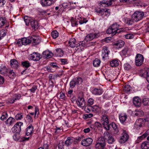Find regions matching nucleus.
<instances>
[{
    "mask_svg": "<svg viewBox=\"0 0 149 149\" xmlns=\"http://www.w3.org/2000/svg\"><path fill=\"white\" fill-rule=\"evenodd\" d=\"M121 29L119 25L115 23L110 26L107 30V33L108 34H111L112 36H114L117 33H120Z\"/></svg>",
    "mask_w": 149,
    "mask_h": 149,
    "instance_id": "nucleus-1",
    "label": "nucleus"
},
{
    "mask_svg": "<svg viewBox=\"0 0 149 149\" xmlns=\"http://www.w3.org/2000/svg\"><path fill=\"white\" fill-rule=\"evenodd\" d=\"M105 142L104 137L102 136L99 138L95 145L96 149H107L105 148Z\"/></svg>",
    "mask_w": 149,
    "mask_h": 149,
    "instance_id": "nucleus-2",
    "label": "nucleus"
},
{
    "mask_svg": "<svg viewBox=\"0 0 149 149\" xmlns=\"http://www.w3.org/2000/svg\"><path fill=\"white\" fill-rule=\"evenodd\" d=\"M144 16V13L141 11H136L132 15V17L135 22H138Z\"/></svg>",
    "mask_w": 149,
    "mask_h": 149,
    "instance_id": "nucleus-3",
    "label": "nucleus"
},
{
    "mask_svg": "<svg viewBox=\"0 0 149 149\" xmlns=\"http://www.w3.org/2000/svg\"><path fill=\"white\" fill-rule=\"evenodd\" d=\"M100 120L105 129L106 130H109V121L108 116L105 115H102L101 117Z\"/></svg>",
    "mask_w": 149,
    "mask_h": 149,
    "instance_id": "nucleus-4",
    "label": "nucleus"
},
{
    "mask_svg": "<svg viewBox=\"0 0 149 149\" xmlns=\"http://www.w3.org/2000/svg\"><path fill=\"white\" fill-rule=\"evenodd\" d=\"M129 136L127 132L124 130H123L122 136L118 140L120 144H122L126 142L128 140Z\"/></svg>",
    "mask_w": 149,
    "mask_h": 149,
    "instance_id": "nucleus-5",
    "label": "nucleus"
},
{
    "mask_svg": "<svg viewBox=\"0 0 149 149\" xmlns=\"http://www.w3.org/2000/svg\"><path fill=\"white\" fill-rule=\"evenodd\" d=\"M144 57L141 54H138L135 57V63L136 65L140 66L143 63Z\"/></svg>",
    "mask_w": 149,
    "mask_h": 149,
    "instance_id": "nucleus-6",
    "label": "nucleus"
},
{
    "mask_svg": "<svg viewBox=\"0 0 149 149\" xmlns=\"http://www.w3.org/2000/svg\"><path fill=\"white\" fill-rule=\"evenodd\" d=\"M23 125V123L22 122H17L12 129L13 132L16 133H19L21 130V126Z\"/></svg>",
    "mask_w": 149,
    "mask_h": 149,
    "instance_id": "nucleus-7",
    "label": "nucleus"
},
{
    "mask_svg": "<svg viewBox=\"0 0 149 149\" xmlns=\"http://www.w3.org/2000/svg\"><path fill=\"white\" fill-rule=\"evenodd\" d=\"M144 123L145 121L143 119L139 118L134 123V127L137 129H139L143 127Z\"/></svg>",
    "mask_w": 149,
    "mask_h": 149,
    "instance_id": "nucleus-8",
    "label": "nucleus"
},
{
    "mask_svg": "<svg viewBox=\"0 0 149 149\" xmlns=\"http://www.w3.org/2000/svg\"><path fill=\"white\" fill-rule=\"evenodd\" d=\"M93 141V139L91 138H87L82 140L81 144L84 146H87L91 145Z\"/></svg>",
    "mask_w": 149,
    "mask_h": 149,
    "instance_id": "nucleus-9",
    "label": "nucleus"
},
{
    "mask_svg": "<svg viewBox=\"0 0 149 149\" xmlns=\"http://www.w3.org/2000/svg\"><path fill=\"white\" fill-rule=\"evenodd\" d=\"M76 102L79 107L83 109L85 106V101L84 98L79 97L78 98Z\"/></svg>",
    "mask_w": 149,
    "mask_h": 149,
    "instance_id": "nucleus-10",
    "label": "nucleus"
},
{
    "mask_svg": "<svg viewBox=\"0 0 149 149\" xmlns=\"http://www.w3.org/2000/svg\"><path fill=\"white\" fill-rule=\"evenodd\" d=\"M41 58L40 54L37 52H34L30 55V59L34 61H38Z\"/></svg>",
    "mask_w": 149,
    "mask_h": 149,
    "instance_id": "nucleus-11",
    "label": "nucleus"
},
{
    "mask_svg": "<svg viewBox=\"0 0 149 149\" xmlns=\"http://www.w3.org/2000/svg\"><path fill=\"white\" fill-rule=\"evenodd\" d=\"M110 52L108 50V48L107 47H104L102 51V58L103 59L108 57Z\"/></svg>",
    "mask_w": 149,
    "mask_h": 149,
    "instance_id": "nucleus-12",
    "label": "nucleus"
},
{
    "mask_svg": "<svg viewBox=\"0 0 149 149\" xmlns=\"http://www.w3.org/2000/svg\"><path fill=\"white\" fill-rule=\"evenodd\" d=\"M98 36L96 33H91L87 35L85 38V40L87 41L92 40L94 38H97Z\"/></svg>",
    "mask_w": 149,
    "mask_h": 149,
    "instance_id": "nucleus-13",
    "label": "nucleus"
},
{
    "mask_svg": "<svg viewBox=\"0 0 149 149\" xmlns=\"http://www.w3.org/2000/svg\"><path fill=\"white\" fill-rule=\"evenodd\" d=\"M33 127L32 125L30 124L26 129L25 134L27 136H29L32 134L33 133Z\"/></svg>",
    "mask_w": 149,
    "mask_h": 149,
    "instance_id": "nucleus-14",
    "label": "nucleus"
},
{
    "mask_svg": "<svg viewBox=\"0 0 149 149\" xmlns=\"http://www.w3.org/2000/svg\"><path fill=\"white\" fill-rule=\"evenodd\" d=\"M54 3L53 0H42L41 4L43 6H49Z\"/></svg>",
    "mask_w": 149,
    "mask_h": 149,
    "instance_id": "nucleus-15",
    "label": "nucleus"
},
{
    "mask_svg": "<svg viewBox=\"0 0 149 149\" xmlns=\"http://www.w3.org/2000/svg\"><path fill=\"white\" fill-rule=\"evenodd\" d=\"M109 129L110 128V126H111L114 130V133L115 134H119L118 129V128L117 125L114 123H111L110 124H109Z\"/></svg>",
    "mask_w": 149,
    "mask_h": 149,
    "instance_id": "nucleus-16",
    "label": "nucleus"
},
{
    "mask_svg": "<svg viewBox=\"0 0 149 149\" xmlns=\"http://www.w3.org/2000/svg\"><path fill=\"white\" fill-rule=\"evenodd\" d=\"M30 25L33 29L35 30L37 29L39 27V24L36 20L32 19Z\"/></svg>",
    "mask_w": 149,
    "mask_h": 149,
    "instance_id": "nucleus-17",
    "label": "nucleus"
},
{
    "mask_svg": "<svg viewBox=\"0 0 149 149\" xmlns=\"http://www.w3.org/2000/svg\"><path fill=\"white\" fill-rule=\"evenodd\" d=\"M133 102L136 107H139L141 105V100L139 97H135L134 98Z\"/></svg>",
    "mask_w": 149,
    "mask_h": 149,
    "instance_id": "nucleus-18",
    "label": "nucleus"
},
{
    "mask_svg": "<svg viewBox=\"0 0 149 149\" xmlns=\"http://www.w3.org/2000/svg\"><path fill=\"white\" fill-rule=\"evenodd\" d=\"M125 44L124 42L122 40H119L114 44L116 48L118 49L122 47Z\"/></svg>",
    "mask_w": 149,
    "mask_h": 149,
    "instance_id": "nucleus-19",
    "label": "nucleus"
},
{
    "mask_svg": "<svg viewBox=\"0 0 149 149\" xmlns=\"http://www.w3.org/2000/svg\"><path fill=\"white\" fill-rule=\"evenodd\" d=\"M127 117V116L125 113H121L119 115V118L121 123H124Z\"/></svg>",
    "mask_w": 149,
    "mask_h": 149,
    "instance_id": "nucleus-20",
    "label": "nucleus"
},
{
    "mask_svg": "<svg viewBox=\"0 0 149 149\" xmlns=\"http://www.w3.org/2000/svg\"><path fill=\"white\" fill-rule=\"evenodd\" d=\"M15 122V119L14 118L11 117H10L6 121V124L8 126L14 124Z\"/></svg>",
    "mask_w": 149,
    "mask_h": 149,
    "instance_id": "nucleus-21",
    "label": "nucleus"
},
{
    "mask_svg": "<svg viewBox=\"0 0 149 149\" xmlns=\"http://www.w3.org/2000/svg\"><path fill=\"white\" fill-rule=\"evenodd\" d=\"M18 62L15 59H11L10 61V65L12 67L17 68L18 66Z\"/></svg>",
    "mask_w": 149,
    "mask_h": 149,
    "instance_id": "nucleus-22",
    "label": "nucleus"
},
{
    "mask_svg": "<svg viewBox=\"0 0 149 149\" xmlns=\"http://www.w3.org/2000/svg\"><path fill=\"white\" fill-rule=\"evenodd\" d=\"M42 54L44 57L47 58L51 57L53 55V54L51 52L47 50L44 52Z\"/></svg>",
    "mask_w": 149,
    "mask_h": 149,
    "instance_id": "nucleus-23",
    "label": "nucleus"
},
{
    "mask_svg": "<svg viewBox=\"0 0 149 149\" xmlns=\"http://www.w3.org/2000/svg\"><path fill=\"white\" fill-rule=\"evenodd\" d=\"M102 90L100 88H95L92 92V93L95 95H100L103 93Z\"/></svg>",
    "mask_w": 149,
    "mask_h": 149,
    "instance_id": "nucleus-24",
    "label": "nucleus"
},
{
    "mask_svg": "<svg viewBox=\"0 0 149 149\" xmlns=\"http://www.w3.org/2000/svg\"><path fill=\"white\" fill-rule=\"evenodd\" d=\"M92 111L96 113L99 112L101 110L102 107L99 105H95L93 106Z\"/></svg>",
    "mask_w": 149,
    "mask_h": 149,
    "instance_id": "nucleus-25",
    "label": "nucleus"
},
{
    "mask_svg": "<svg viewBox=\"0 0 149 149\" xmlns=\"http://www.w3.org/2000/svg\"><path fill=\"white\" fill-rule=\"evenodd\" d=\"M77 18L76 17L74 19L73 17H71L70 19L72 25L73 27L77 26L78 25L77 22H78V20H77Z\"/></svg>",
    "mask_w": 149,
    "mask_h": 149,
    "instance_id": "nucleus-26",
    "label": "nucleus"
},
{
    "mask_svg": "<svg viewBox=\"0 0 149 149\" xmlns=\"http://www.w3.org/2000/svg\"><path fill=\"white\" fill-rule=\"evenodd\" d=\"M76 40L75 38H70L68 42V44L69 45V46L72 48L75 47L76 45L75 43Z\"/></svg>",
    "mask_w": 149,
    "mask_h": 149,
    "instance_id": "nucleus-27",
    "label": "nucleus"
},
{
    "mask_svg": "<svg viewBox=\"0 0 149 149\" xmlns=\"http://www.w3.org/2000/svg\"><path fill=\"white\" fill-rule=\"evenodd\" d=\"M30 40H31V42L35 43V45H37L40 42V40L38 38L35 36L31 38Z\"/></svg>",
    "mask_w": 149,
    "mask_h": 149,
    "instance_id": "nucleus-28",
    "label": "nucleus"
},
{
    "mask_svg": "<svg viewBox=\"0 0 149 149\" xmlns=\"http://www.w3.org/2000/svg\"><path fill=\"white\" fill-rule=\"evenodd\" d=\"M135 21L133 20L132 18L131 19L129 18H126L125 19V23L128 25H131L134 23Z\"/></svg>",
    "mask_w": 149,
    "mask_h": 149,
    "instance_id": "nucleus-29",
    "label": "nucleus"
},
{
    "mask_svg": "<svg viewBox=\"0 0 149 149\" xmlns=\"http://www.w3.org/2000/svg\"><path fill=\"white\" fill-rule=\"evenodd\" d=\"M78 20V22L80 24H83L84 23H86L88 20L84 18H81L80 16H78L77 18V20Z\"/></svg>",
    "mask_w": 149,
    "mask_h": 149,
    "instance_id": "nucleus-30",
    "label": "nucleus"
},
{
    "mask_svg": "<svg viewBox=\"0 0 149 149\" xmlns=\"http://www.w3.org/2000/svg\"><path fill=\"white\" fill-rule=\"evenodd\" d=\"M141 147L143 149H148L149 148V141H146L143 142L141 144Z\"/></svg>",
    "mask_w": 149,
    "mask_h": 149,
    "instance_id": "nucleus-31",
    "label": "nucleus"
},
{
    "mask_svg": "<svg viewBox=\"0 0 149 149\" xmlns=\"http://www.w3.org/2000/svg\"><path fill=\"white\" fill-rule=\"evenodd\" d=\"M110 64L112 67H116L119 65V63L117 60H114L110 62Z\"/></svg>",
    "mask_w": 149,
    "mask_h": 149,
    "instance_id": "nucleus-32",
    "label": "nucleus"
},
{
    "mask_svg": "<svg viewBox=\"0 0 149 149\" xmlns=\"http://www.w3.org/2000/svg\"><path fill=\"white\" fill-rule=\"evenodd\" d=\"M8 70L6 68L5 66L3 67H0V73L1 74H6L7 73Z\"/></svg>",
    "mask_w": 149,
    "mask_h": 149,
    "instance_id": "nucleus-33",
    "label": "nucleus"
},
{
    "mask_svg": "<svg viewBox=\"0 0 149 149\" xmlns=\"http://www.w3.org/2000/svg\"><path fill=\"white\" fill-rule=\"evenodd\" d=\"M22 44L23 45H26L29 44L31 42L30 39H27L26 38H22Z\"/></svg>",
    "mask_w": 149,
    "mask_h": 149,
    "instance_id": "nucleus-34",
    "label": "nucleus"
},
{
    "mask_svg": "<svg viewBox=\"0 0 149 149\" xmlns=\"http://www.w3.org/2000/svg\"><path fill=\"white\" fill-rule=\"evenodd\" d=\"M73 141V139L72 138L70 137H68L67 139L65 141V144L67 146L71 145Z\"/></svg>",
    "mask_w": 149,
    "mask_h": 149,
    "instance_id": "nucleus-35",
    "label": "nucleus"
},
{
    "mask_svg": "<svg viewBox=\"0 0 149 149\" xmlns=\"http://www.w3.org/2000/svg\"><path fill=\"white\" fill-rule=\"evenodd\" d=\"M21 65L23 67L27 68L30 66L31 64L28 61H25L21 62Z\"/></svg>",
    "mask_w": 149,
    "mask_h": 149,
    "instance_id": "nucleus-36",
    "label": "nucleus"
},
{
    "mask_svg": "<svg viewBox=\"0 0 149 149\" xmlns=\"http://www.w3.org/2000/svg\"><path fill=\"white\" fill-rule=\"evenodd\" d=\"M106 11V10H105V8H98L95 9V11L96 12L100 13L102 15H104V13Z\"/></svg>",
    "mask_w": 149,
    "mask_h": 149,
    "instance_id": "nucleus-37",
    "label": "nucleus"
},
{
    "mask_svg": "<svg viewBox=\"0 0 149 149\" xmlns=\"http://www.w3.org/2000/svg\"><path fill=\"white\" fill-rule=\"evenodd\" d=\"M24 20L26 24L27 25H29V23H31V22L32 19L30 17H28L27 16H24Z\"/></svg>",
    "mask_w": 149,
    "mask_h": 149,
    "instance_id": "nucleus-38",
    "label": "nucleus"
},
{
    "mask_svg": "<svg viewBox=\"0 0 149 149\" xmlns=\"http://www.w3.org/2000/svg\"><path fill=\"white\" fill-rule=\"evenodd\" d=\"M144 77H146L147 81L149 83V69H148L143 74Z\"/></svg>",
    "mask_w": 149,
    "mask_h": 149,
    "instance_id": "nucleus-39",
    "label": "nucleus"
},
{
    "mask_svg": "<svg viewBox=\"0 0 149 149\" xmlns=\"http://www.w3.org/2000/svg\"><path fill=\"white\" fill-rule=\"evenodd\" d=\"M100 60L98 58H95L93 61V64L95 67H98L100 63Z\"/></svg>",
    "mask_w": 149,
    "mask_h": 149,
    "instance_id": "nucleus-40",
    "label": "nucleus"
},
{
    "mask_svg": "<svg viewBox=\"0 0 149 149\" xmlns=\"http://www.w3.org/2000/svg\"><path fill=\"white\" fill-rule=\"evenodd\" d=\"M6 30L3 29L0 31V40L6 36Z\"/></svg>",
    "mask_w": 149,
    "mask_h": 149,
    "instance_id": "nucleus-41",
    "label": "nucleus"
},
{
    "mask_svg": "<svg viewBox=\"0 0 149 149\" xmlns=\"http://www.w3.org/2000/svg\"><path fill=\"white\" fill-rule=\"evenodd\" d=\"M84 108V110L87 113L91 111H92V106L90 105H87Z\"/></svg>",
    "mask_w": 149,
    "mask_h": 149,
    "instance_id": "nucleus-42",
    "label": "nucleus"
},
{
    "mask_svg": "<svg viewBox=\"0 0 149 149\" xmlns=\"http://www.w3.org/2000/svg\"><path fill=\"white\" fill-rule=\"evenodd\" d=\"M128 50L129 49L128 48L126 47L125 48L120 52V55L122 56H125L127 54Z\"/></svg>",
    "mask_w": 149,
    "mask_h": 149,
    "instance_id": "nucleus-43",
    "label": "nucleus"
},
{
    "mask_svg": "<svg viewBox=\"0 0 149 149\" xmlns=\"http://www.w3.org/2000/svg\"><path fill=\"white\" fill-rule=\"evenodd\" d=\"M73 80L75 82L76 85H78L81 84L82 81V79L80 77H78L77 78V79H74Z\"/></svg>",
    "mask_w": 149,
    "mask_h": 149,
    "instance_id": "nucleus-44",
    "label": "nucleus"
},
{
    "mask_svg": "<svg viewBox=\"0 0 149 149\" xmlns=\"http://www.w3.org/2000/svg\"><path fill=\"white\" fill-rule=\"evenodd\" d=\"M57 55L59 56H63V51L60 48H58L56 49Z\"/></svg>",
    "mask_w": 149,
    "mask_h": 149,
    "instance_id": "nucleus-45",
    "label": "nucleus"
},
{
    "mask_svg": "<svg viewBox=\"0 0 149 149\" xmlns=\"http://www.w3.org/2000/svg\"><path fill=\"white\" fill-rule=\"evenodd\" d=\"M58 34L57 31H52L51 33V36L54 39L56 38L58 36Z\"/></svg>",
    "mask_w": 149,
    "mask_h": 149,
    "instance_id": "nucleus-46",
    "label": "nucleus"
},
{
    "mask_svg": "<svg viewBox=\"0 0 149 149\" xmlns=\"http://www.w3.org/2000/svg\"><path fill=\"white\" fill-rule=\"evenodd\" d=\"M106 138L107 139L108 142L109 143L111 144L114 141V139L111 135L109 136Z\"/></svg>",
    "mask_w": 149,
    "mask_h": 149,
    "instance_id": "nucleus-47",
    "label": "nucleus"
},
{
    "mask_svg": "<svg viewBox=\"0 0 149 149\" xmlns=\"http://www.w3.org/2000/svg\"><path fill=\"white\" fill-rule=\"evenodd\" d=\"M131 87L128 85H125L123 89L125 93H128L131 90Z\"/></svg>",
    "mask_w": 149,
    "mask_h": 149,
    "instance_id": "nucleus-48",
    "label": "nucleus"
},
{
    "mask_svg": "<svg viewBox=\"0 0 149 149\" xmlns=\"http://www.w3.org/2000/svg\"><path fill=\"white\" fill-rule=\"evenodd\" d=\"M15 118L17 120H20L23 118V115L22 113H17L15 116Z\"/></svg>",
    "mask_w": 149,
    "mask_h": 149,
    "instance_id": "nucleus-49",
    "label": "nucleus"
},
{
    "mask_svg": "<svg viewBox=\"0 0 149 149\" xmlns=\"http://www.w3.org/2000/svg\"><path fill=\"white\" fill-rule=\"evenodd\" d=\"M135 113L134 115L136 116H137L138 117H140L143 116V115L144 113L143 111H137Z\"/></svg>",
    "mask_w": 149,
    "mask_h": 149,
    "instance_id": "nucleus-50",
    "label": "nucleus"
},
{
    "mask_svg": "<svg viewBox=\"0 0 149 149\" xmlns=\"http://www.w3.org/2000/svg\"><path fill=\"white\" fill-rule=\"evenodd\" d=\"M143 102L144 105L149 106V100L148 98H144L143 100Z\"/></svg>",
    "mask_w": 149,
    "mask_h": 149,
    "instance_id": "nucleus-51",
    "label": "nucleus"
},
{
    "mask_svg": "<svg viewBox=\"0 0 149 149\" xmlns=\"http://www.w3.org/2000/svg\"><path fill=\"white\" fill-rule=\"evenodd\" d=\"M8 117V114L7 113L5 112H3L2 114V116L0 118V119L2 120H3Z\"/></svg>",
    "mask_w": 149,
    "mask_h": 149,
    "instance_id": "nucleus-52",
    "label": "nucleus"
},
{
    "mask_svg": "<svg viewBox=\"0 0 149 149\" xmlns=\"http://www.w3.org/2000/svg\"><path fill=\"white\" fill-rule=\"evenodd\" d=\"M124 69L126 70H129L131 68V66L128 63H126L124 64Z\"/></svg>",
    "mask_w": 149,
    "mask_h": 149,
    "instance_id": "nucleus-53",
    "label": "nucleus"
},
{
    "mask_svg": "<svg viewBox=\"0 0 149 149\" xmlns=\"http://www.w3.org/2000/svg\"><path fill=\"white\" fill-rule=\"evenodd\" d=\"M6 22V20L3 18H0V27L4 25Z\"/></svg>",
    "mask_w": 149,
    "mask_h": 149,
    "instance_id": "nucleus-54",
    "label": "nucleus"
},
{
    "mask_svg": "<svg viewBox=\"0 0 149 149\" xmlns=\"http://www.w3.org/2000/svg\"><path fill=\"white\" fill-rule=\"evenodd\" d=\"M64 143L62 141H60L58 144V149H64Z\"/></svg>",
    "mask_w": 149,
    "mask_h": 149,
    "instance_id": "nucleus-55",
    "label": "nucleus"
},
{
    "mask_svg": "<svg viewBox=\"0 0 149 149\" xmlns=\"http://www.w3.org/2000/svg\"><path fill=\"white\" fill-rule=\"evenodd\" d=\"M125 37L126 39H130L133 38L134 36L132 34L129 33L125 35Z\"/></svg>",
    "mask_w": 149,
    "mask_h": 149,
    "instance_id": "nucleus-56",
    "label": "nucleus"
},
{
    "mask_svg": "<svg viewBox=\"0 0 149 149\" xmlns=\"http://www.w3.org/2000/svg\"><path fill=\"white\" fill-rule=\"evenodd\" d=\"M93 116V114L91 113L85 114L84 115V119H86L88 118H89L92 117Z\"/></svg>",
    "mask_w": 149,
    "mask_h": 149,
    "instance_id": "nucleus-57",
    "label": "nucleus"
},
{
    "mask_svg": "<svg viewBox=\"0 0 149 149\" xmlns=\"http://www.w3.org/2000/svg\"><path fill=\"white\" fill-rule=\"evenodd\" d=\"M8 74L10 77H14L15 75V73L13 70H10L8 72Z\"/></svg>",
    "mask_w": 149,
    "mask_h": 149,
    "instance_id": "nucleus-58",
    "label": "nucleus"
},
{
    "mask_svg": "<svg viewBox=\"0 0 149 149\" xmlns=\"http://www.w3.org/2000/svg\"><path fill=\"white\" fill-rule=\"evenodd\" d=\"M75 83V82L73 79L70 82V87L72 88H74L75 85H76Z\"/></svg>",
    "mask_w": 149,
    "mask_h": 149,
    "instance_id": "nucleus-59",
    "label": "nucleus"
},
{
    "mask_svg": "<svg viewBox=\"0 0 149 149\" xmlns=\"http://www.w3.org/2000/svg\"><path fill=\"white\" fill-rule=\"evenodd\" d=\"M21 97V95L19 94H16L14 95V99L15 100H19Z\"/></svg>",
    "mask_w": 149,
    "mask_h": 149,
    "instance_id": "nucleus-60",
    "label": "nucleus"
},
{
    "mask_svg": "<svg viewBox=\"0 0 149 149\" xmlns=\"http://www.w3.org/2000/svg\"><path fill=\"white\" fill-rule=\"evenodd\" d=\"M28 122L29 123H32L33 122V119L31 116L29 115H27L26 117Z\"/></svg>",
    "mask_w": 149,
    "mask_h": 149,
    "instance_id": "nucleus-61",
    "label": "nucleus"
},
{
    "mask_svg": "<svg viewBox=\"0 0 149 149\" xmlns=\"http://www.w3.org/2000/svg\"><path fill=\"white\" fill-rule=\"evenodd\" d=\"M37 89V86H36L34 85L29 90L31 92L34 93Z\"/></svg>",
    "mask_w": 149,
    "mask_h": 149,
    "instance_id": "nucleus-62",
    "label": "nucleus"
},
{
    "mask_svg": "<svg viewBox=\"0 0 149 149\" xmlns=\"http://www.w3.org/2000/svg\"><path fill=\"white\" fill-rule=\"evenodd\" d=\"M52 67L48 66L47 68V70L49 72H54L55 70L53 69Z\"/></svg>",
    "mask_w": 149,
    "mask_h": 149,
    "instance_id": "nucleus-63",
    "label": "nucleus"
},
{
    "mask_svg": "<svg viewBox=\"0 0 149 149\" xmlns=\"http://www.w3.org/2000/svg\"><path fill=\"white\" fill-rule=\"evenodd\" d=\"M50 65L53 68H54L56 69L59 68L58 67L57 65V64L54 62L51 63Z\"/></svg>",
    "mask_w": 149,
    "mask_h": 149,
    "instance_id": "nucleus-64",
    "label": "nucleus"
}]
</instances>
